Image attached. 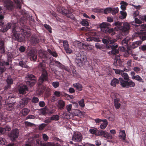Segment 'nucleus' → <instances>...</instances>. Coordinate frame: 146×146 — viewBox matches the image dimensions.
Listing matches in <instances>:
<instances>
[{
	"label": "nucleus",
	"mask_w": 146,
	"mask_h": 146,
	"mask_svg": "<svg viewBox=\"0 0 146 146\" xmlns=\"http://www.w3.org/2000/svg\"><path fill=\"white\" fill-rule=\"evenodd\" d=\"M113 70H115V73L121 74L124 80L122 78H119L121 85L122 87L128 88L129 87H133L135 86V83L129 79L128 75L127 73L123 72L122 70L119 69H113Z\"/></svg>",
	"instance_id": "nucleus-1"
},
{
	"label": "nucleus",
	"mask_w": 146,
	"mask_h": 146,
	"mask_svg": "<svg viewBox=\"0 0 146 146\" xmlns=\"http://www.w3.org/2000/svg\"><path fill=\"white\" fill-rule=\"evenodd\" d=\"M48 73L46 71L42 72L41 74L38 82V88L40 94H42L46 88L44 85H43L44 83L48 81Z\"/></svg>",
	"instance_id": "nucleus-2"
},
{
	"label": "nucleus",
	"mask_w": 146,
	"mask_h": 146,
	"mask_svg": "<svg viewBox=\"0 0 146 146\" xmlns=\"http://www.w3.org/2000/svg\"><path fill=\"white\" fill-rule=\"evenodd\" d=\"M31 35V33L30 31L28 29L27 33L14 34L12 36V38L15 40L21 42L25 40V38H29Z\"/></svg>",
	"instance_id": "nucleus-3"
},
{
	"label": "nucleus",
	"mask_w": 146,
	"mask_h": 146,
	"mask_svg": "<svg viewBox=\"0 0 146 146\" xmlns=\"http://www.w3.org/2000/svg\"><path fill=\"white\" fill-rule=\"evenodd\" d=\"M87 60L86 56L83 54H78L75 59L76 63L79 67L84 66L87 67L88 65V62Z\"/></svg>",
	"instance_id": "nucleus-4"
},
{
	"label": "nucleus",
	"mask_w": 146,
	"mask_h": 146,
	"mask_svg": "<svg viewBox=\"0 0 146 146\" xmlns=\"http://www.w3.org/2000/svg\"><path fill=\"white\" fill-rule=\"evenodd\" d=\"M4 18V16L0 15V31L3 33H5L12 26V23H6L3 20Z\"/></svg>",
	"instance_id": "nucleus-5"
},
{
	"label": "nucleus",
	"mask_w": 146,
	"mask_h": 146,
	"mask_svg": "<svg viewBox=\"0 0 146 146\" xmlns=\"http://www.w3.org/2000/svg\"><path fill=\"white\" fill-rule=\"evenodd\" d=\"M111 26L110 24L105 22L101 23L100 26L101 30L106 33H111V35H113L115 34L114 29H110L109 27Z\"/></svg>",
	"instance_id": "nucleus-6"
},
{
	"label": "nucleus",
	"mask_w": 146,
	"mask_h": 146,
	"mask_svg": "<svg viewBox=\"0 0 146 146\" xmlns=\"http://www.w3.org/2000/svg\"><path fill=\"white\" fill-rule=\"evenodd\" d=\"M123 26L121 25L117 26L115 28V30L116 31L120 30L121 31L122 34L127 35L129 32L130 29V25L129 23L125 22L123 24Z\"/></svg>",
	"instance_id": "nucleus-7"
},
{
	"label": "nucleus",
	"mask_w": 146,
	"mask_h": 146,
	"mask_svg": "<svg viewBox=\"0 0 146 146\" xmlns=\"http://www.w3.org/2000/svg\"><path fill=\"white\" fill-rule=\"evenodd\" d=\"M27 84L31 87L34 86L36 82V78L32 74L27 75L25 78Z\"/></svg>",
	"instance_id": "nucleus-8"
},
{
	"label": "nucleus",
	"mask_w": 146,
	"mask_h": 146,
	"mask_svg": "<svg viewBox=\"0 0 146 146\" xmlns=\"http://www.w3.org/2000/svg\"><path fill=\"white\" fill-rule=\"evenodd\" d=\"M19 130L17 129H13L9 133L8 135L10 139L12 141H14L18 138L19 135Z\"/></svg>",
	"instance_id": "nucleus-9"
},
{
	"label": "nucleus",
	"mask_w": 146,
	"mask_h": 146,
	"mask_svg": "<svg viewBox=\"0 0 146 146\" xmlns=\"http://www.w3.org/2000/svg\"><path fill=\"white\" fill-rule=\"evenodd\" d=\"M12 26L10 28H12V33L13 35L15 34L18 33H17L21 31L22 33H26L27 32L28 30L24 29H21V27L18 26H16L15 23H12ZM27 29H28V28Z\"/></svg>",
	"instance_id": "nucleus-10"
},
{
	"label": "nucleus",
	"mask_w": 146,
	"mask_h": 146,
	"mask_svg": "<svg viewBox=\"0 0 146 146\" xmlns=\"http://www.w3.org/2000/svg\"><path fill=\"white\" fill-rule=\"evenodd\" d=\"M96 136H102L108 139H111L113 138L112 136L110 133L102 130H98L97 134H96Z\"/></svg>",
	"instance_id": "nucleus-11"
},
{
	"label": "nucleus",
	"mask_w": 146,
	"mask_h": 146,
	"mask_svg": "<svg viewBox=\"0 0 146 146\" xmlns=\"http://www.w3.org/2000/svg\"><path fill=\"white\" fill-rule=\"evenodd\" d=\"M118 47L117 45L114 43L113 44H112L107 46V48L111 49V51L109 52V54L113 55H115L119 53V50L116 49Z\"/></svg>",
	"instance_id": "nucleus-12"
},
{
	"label": "nucleus",
	"mask_w": 146,
	"mask_h": 146,
	"mask_svg": "<svg viewBox=\"0 0 146 146\" xmlns=\"http://www.w3.org/2000/svg\"><path fill=\"white\" fill-rule=\"evenodd\" d=\"M31 100L30 98L26 97L23 98L19 102L18 105V107L20 108H22L27 105Z\"/></svg>",
	"instance_id": "nucleus-13"
},
{
	"label": "nucleus",
	"mask_w": 146,
	"mask_h": 146,
	"mask_svg": "<svg viewBox=\"0 0 146 146\" xmlns=\"http://www.w3.org/2000/svg\"><path fill=\"white\" fill-rule=\"evenodd\" d=\"M82 135L79 132L74 133L72 137L73 141L76 142H80L82 139Z\"/></svg>",
	"instance_id": "nucleus-14"
},
{
	"label": "nucleus",
	"mask_w": 146,
	"mask_h": 146,
	"mask_svg": "<svg viewBox=\"0 0 146 146\" xmlns=\"http://www.w3.org/2000/svg\"><path fill=\"white\" fill-rule=\"evenodd\" d=\"M102 41L104 44L106 45V46H107L108 45L114 44L116 41V40L115 39L109 37L108 38V40L103 38L102 39Z\"/></svg>",
	"instance_id": "nucleus-15"
},
{
	"label": "nucleus",
	"mask_w": 146,
	"mask_h": 146,
	"mask_svg": "<svg viewBox=\"0 0 146 146\" xmlns=\"http://www.w3.org/2000/svg\"><path fill=\"white\" fill-rule=\"evenodd\" d=\"M134 36L137 37L138 36L142 42L146 40V32H141L137 33H135L134 34Z\"/></svg>",
	"instance_id": "nucleus-16"
},
{
	"label": "nucleus",
	"mask_w": 146,
	"mask_h": 146,
	"mask_svg": "<svg viewBox=\"0 0 146 146\" xmlns=\"http://www.w3.org/2000/svg\"><path fill=\"white\" fill-rule=\"evenodd\" d=\"M38 55L39 58L42 59L43 62H46L47 60H50V59L48 58L47 55L42 51H39L38 52Z\"/></svg>",
	"instance_id": "nucleus-17"
},
{
	"label": "nucleus",
	"mask_w": 146,
	"mask_h": 146,
	"mask_svg": "<svg viewBox=\"0 0 146 146\" xmlns=\"http://www.w3.org/2000/svg\"><path fill=\"white\" fill-rule=\"evenodd\" d=\"M61 68L62 69H64L66 71L69 72L71 74H73V76H77L76 72L74 68H73L72 70V71L69 69L68 67L65 66H64V67L62 66Z\"/></svg>",
	"instance_id": "nucleus-18"
},
{
	"label": "nucleus",
	"mask_w": 146,
	"mask_h": 146,
	"mask_svg": "<svg viewBox=\"0 0 146 146\" xmlns=\"http://www.w3.org/2000/svg\"><path fill=\"white\" fill-rule=\"evenodd\" d=\"M28 56L31 61H36L37 59L36 53L33 51L30 52L28 54Z\"/></svg>",
	"instance_id": "nucleus-19"
},
{
	"label": "nucleus",
	"mask_w": 146,
	"mask_h": 146,
	"mask_svg": "<svg viewBox=\"0 0 146 146\" xmlns=\"http://www.w3.org/2000/svg\"><path fill=\"white\" fill-rule=\"evenodd\" d=\"M7 84L5 87V90H6L10 89L11 85L13 84V80L11 78H7L6 80Z\"/></svg>",
	"instance_id": "nucleus-20"
},
{
	"label": "nucleus",
	"mask_w": 146,
	"mask_h": 146,
	"mask_svg": "<svg viewBox=\"0 0 146 146\" xmlns=\"http://www.w3.org/2000/svg\"><path fill=\"white\" fill-rule=\"evenodd\" d=\"M28 90V88L26 85L20 86L19 89V92L20 94H25L26 91Z\"/></svg>",
	"instance_id": "nucleus-21"
},
{
	"label": "nucleus",
	"mask_w": 146,
	"mask_h": 146,
	"mask_svg": "<svg viewBox=\"0 0 146 146\" xmlns=\"http://www.w3.org/2000/svg\"><path fill=\"white\" fill-rule=\"evenodd\" d=\"M60 12L62 11L64 13V14L66 15L67 17L71 19H72L74 17V15L70 12L68 10L64 9V10H61L60 11Z\"/></svg>",
	"instance_id": "nucleus-22"
},
{
	"label": "nucleus",
	"mask_w": 146,
	"mask_h": 146,
	"mask_svg": "<svg viewBox=\"0 0 146 146\" xmlns=\"http://www.w3.org/2000/svg\"><path fill=\"white\" fill-rule=\"evenodd\" d=\"M48 62L47 61H46V62L42 61V62L40 63L38 65V68L39 70L42 72L46 71L45 70L46 68V65L45 63H47Z\"/></svg>",
	"instance_id": "nucleus-23"
},
{
	"label": "nucleus",
	"mask_w": 146,
	"mask_h": 146,
	"mask_svg": "<svg viewBox=\"0 0 146 146\" xmlns=\"http://www.w3.org/2000/svg\"><path fill=\"white\" fill-rule=\"evenodd\" d=\"M142 43V41L141 40L137 41L132 42L131 45V48L132 49H135Z\"/></svg>",
	"instance_id": "nucleus-24"
},
{
	"label": "nucleus",
	"mask_w": 146,
	"mask_h": 146,
	"mask_svg": "<svg viewBox=\"0 0 146 146\" xmlns=\"http://www.w3.org/2000/svg\"><path fill=\"white\" fill-rule=\"evenodd\" d=\"M31 41L33 44H36L39 42V39L35 35H32L31 37Z\"/></svg>",
	"instance_id": "nucleus-25"
},
{
	"label": "nucleus",
	"mask_w": 146,
	"mask_h": 146,
	"mask_svg": "<svg viewBox=\"0 0 146 146\" xmlns=\"http://www.w3.org/2000/svg\"><path fill=\"white\" fill-rule=\"evenodd\" d=\"M120 99L119 98H116L114 99V106L117 109H119L121 106V104L119 103Z\"/></svg>",
	"instance_id": "nucleus-26"
},
{
	"label": "nucleus",
	"mask_w": 146,
	"mask_h": 146,
	"mask_svg": "<svg viewBox=\"0 0 146 146\" xmlns=\"http://www.w3.org/2000/svg\"><path fill=\"white\" fill-rule=\"evenodd\" d=\"M120 82L119 80L115 78H113L111 81V85L115 87L117 84H118Z\"/></svg>",
	"instance_id": "nucleus-27"
},
{
	"label": "nucleus",
	"mask_w": 146,
	"mask_h": 146,
	"mask_svg": "<svg viewBox=\"0 0 146 146\" xmlns=\"http://www.w3.org/2000/svg\"><path fill=\"white\" fill-rule=\"evenodd\" d=\"M108 124V122L106 119H105L103 120V123H102L100 126V128L102 129H105L107 127Z\"/></svg>",
	"instance_id": "nucleus-28"
},
{
	"label": "nucleus",
	"mask_w": 146,
	"mask_h": 146,
	"mask_svg": "<svg viewBox=\"0 0 146 146\" xmlns=\"http://www.w3.org/2000/svg\"><path fill=\"white\" fill-rule=\"evenodd\" d=\"M129 41V40L128 38H126L121 41V43L123 48H125V47H126L127 46Z\"/></svg>",
	"instance_id": "nucleus-29"
},
{
	"label": "nucleus",
	"mask_w": 146,
	"mask_h": 146,
	"mask_svg": "<svg viewBox=\"0 0 146 146\" xmlns=\"http://www.w3.org/2000/svg\"><path fill=\"white\" fill-rule=\"evenodd\" d=\"M65 105L64 102L62 100H60L58 102V107L59 109H63Z\"/></svg>",
	"instance_id": "nucleus-30"
},
{
	"label": "nucleus",
	"mask_w": 146,
	"mask_h": 146,
	"mask_svg": "<svg viewBox=\"0 0 146 146\" xmlns=\"http://www.w3.org/2000/svg\"><path fill=\"white\" fill-rule=\"evenodd\" d=\"M120 4L121 9L123 11H125L126 9V6L128 5V3L124 1H122L120 3Z\"/></svg>",
	"instance_id": "nucleus-31"
},
{
	"label": "nucleus",
	"mask_w": 146,
	"mask_h": 146,
	"mask_svg": "<svg viewBox=\"0 0 146 146\" xmlns=\"http://www.w3.org/2000/svg\"><path fill=\"white\" fill-rule=\"evenodd\" d=\"M74 86L78 91H81L82 90V86L79 83H76L73 84Z\"/></svg>",
	"instance_id": "nucleus-32"
},
{
	"label": "nucleus",
	"mask_w": 146,
	"mask_h": 146,
	"mask_svg": "<svg viewBox=\"0 0 146 146\" xmlns=\"http://www.w3.org/2000/svg\"><path fill=\"white\" fill-rule=\"evenodd\" d=\"M63 96V97H64L65 99L68 100H70L73 98V96L68 94L64 92L62 95Z\"/></svg>",
	"instance_id": "nucleus-33"
},
{
	"label": "nucleus",
	"mask_w": 146,
	"mask_h": 146,
	"mask_svg": "<svg viewBox=\"0 0 146 146\" xmlns=\"http://www.w3.org/2000/svg\"><path fill=\"white\" fill-rule=\"evenodd\" d=\"M120 132L122 134L120 135L119 136L120 139L123 141L125 140L126 138L125 131L124 130H120Z\"/></svg>",
	"instance_id": "nucleus-34"
},
{
	"label": "nucleus",
	"mask_w": 146,
	"mask_h": 146,
	"mask_svg": "<svg viewBox=\"0 0 146 146\" xmlns=\"http://www.w3.org/2000/svg\"><path fill=\"white\" fill-rule=\"evenodd\" d=\"M121 15L119 16V19H125L126 17L127 13L125 11H121L120 12Z\"/></svg>",
	"instance_id": "nucleus-35"
},
{
	"label": "nucleus",
	"mask_w": 146,
	"mask_h": 146,
	"mask_svg": "<svg viewBox=\"0 0 146 146\" xmlns=\"http://www.w3.org/2000/svg\"><path fill=\"white\" fill-rule=\"evenodd\" d=\"M133 79H135L139 82L143 83L144 82L142 78L138 75H136V76H134Z\"/></svg>",
	"instance_id": "nucleus-36"
},
{
	"label": "nucleus",
	"mask_w": 146,
	"mask_h": 146,
	"mask_svg": "<svg viewBox=\"0 0 146 146\" xmlns=\"http://www.w3.org/2000/svg\"><path fill=\"white\" fill-rule=\"evenodd\" d=\"M111 13L113 15H116L118 13L119 11V9L117 7L111 8Z\"/></svg>",
	"instance_id": "nucleus-37"
},
{
	"label": "nucleus",
	"mask_w": 146,
	"mask_h": 146,
	"mask_svg": "<svg viewBox=\"0 0 146 146\" xmlns=\"http://www.w3.org/2000/svg\"><path fill=\"white\" fill-rule=\"evenodd\" d=\"M7 60H8V61H9L11 63L12 60L13 59L12 54L11 53L9 52L7 54Z\"/></svg>",
	"instance_id": "nucleus-38"
},
{
	"label": "nucleus",
	"mask_w": 146,
	"mask_h": 146,
	"mask_svg": "<svg viewBox=\"0 0 146 146\" xmlns=\"http://www.w3.org/2000/svg\"><path fill=\"white\" fill-rule=\"evenodd\" d=\"M48 52L50 55L56 58L58 56V54L57 53L54 51H52L50 49H48Z\"/></svg>",
	"instance_id": "nucleus-39"
},
{
	"label": "nucleus",
	"mask_w": 146,
	"mask_h": 146,
	"mask_svg": "<svg viewBox=\"0 0 146 146\" xmlns=\"http://www.w3.org/2000/svg\"><path fill=\"white\" fill-rule=\"evenodd\" d=\"M131 50L129 48H127V50L126 52H125L123 54V56L124 57H127L129 56V54L131 52Z\"/></svg>",
	"instance_id": "nucleus-40"
},
{
	"label": "nucleus",
	"mask_w": 146,
	"mask_h": 146,
	"mask_svg": "<svg viewBox=\"0 0 146 146\" xmlns=\"http://www.w3.org/2000/svg\"><path fill=\"white\" fill-rule=\"evenodd\" d=\"M63 93H64L63 92H60L58 91H55L54 93V95L55 96L57 97H60L61 96L62 97H63V96L62 95Z\"/></svg>",
	"instance_id": "nucleus-41"
},
{
	"label": "nucleus",
	"mask_w": 146,
	"mask_h": 146,
	"mask_svg": "<svg viewBox=\"0 0 146 146\" xmlns=\"http://www.w3.org/2000/svg\"><path fill=\"white\" fill-rule=\"evenodd\" d=\"M14 104V103L8 104H7V105L6 106V108L7 110H11L13 108Z\"/></svg>",
	"instance_id": "nucleus-42"
},
{
	"label": "nucleus",
	"mask_w": 146,
	"mask_h": 146,
	"mask_svg": "<svg viewBox=\"0 0 146 146\" xmlns=\"http://www.w3.org/2000/svg\"><path fill=\"white\" fill-rule=\"evenodd\" d=\"M10 63H11V62L9 61H8L7 60V61H5V60H3L1 63L0 64V65L2 66H8L9 65Z\"/></svg>",
	"instance_id": "nucleus-43"
},
{
	"label": "nucleus",
	"mask_w": 146,
	"mask_h": 146,
	"mask_svg": "<svg viewBox=\"0 0 146 146\" xmlns=\"http://www.w3.org/2000/svg\"><path fill=\"white\" fill-rule=\"evenodd\" d=\"M30 111V110L27 108H24L22 110V113L24 115H26L29 113Z\"/></svg>",
	"instance_id": "nucleus-44"
},
{
	"label": "nucleus",
	"mask_w": 146,
	"mask_h": 146,
	"mask_svg": "<svg viewBox=\"0 0 146 146\" xmlns=\"http://www.w3.org/2000/svg\"><path fill=\"white\" fill-rule=\"evenodd\" d=\"M59 116L57 115H53L50 117L52 121H58L59 119Z\"/></svg>",
	"instance_id": "nucleus-45"
},
{
	"label": "nucleus",
	"mask_w": 146,
	"mask_h": 146,
	"mask_svg": "<svg viewBox=\"0 0 146 146\" xmlns=\"http://www.w3.org/2000/svg\"><path fill=\"white\" fill-rule=\"evenodd\" d=\"M98 130L96 128H95V129H89V131L91 134H94L96 135V134H97Z\"/></svg>",
	"instance_id": "nucleus-46"
},
{
	"label": "nucleus",
	"mask_w": 146,
	"mask_h": 146,
	"mask_svg": "<svg viewBox=\"0 0 146 146\" xmlns=\"http://www.w3.org/2000/svg\"><path fill=\"white\" fill-rule=\"evenodd\" d=\"M19 65L21 66L22 67L27 68L28 66L26 65L25 62L23 61H20L19 62Z\"/></svg>",
	"instance_id": "nucleus-47"
},
{
	"label": "nucleus",
	"mask_w": 146,
	"mask_h": 146,
	"mask_svg": "<svg viewBox=\"0 0 146 146\" xmlns=\"http://www.w3.org/2000/svg\"><path fill=\"white\" fill-rule=\"evenodd\" d=\"M111 7H108L104 9V13L106 14L109 13H111Z\"/></svg>",
	"instance_id": "nucleus-48"
},
{
	"label": "nucleus",
	"mask_w": 146,
	"mask_h": 146,
	"mask_svg": "<svg viewBox=\"0 0 146 146\" xmlns=\"http://www.w3.org/2000/svg\"><path fill=\"white\" fill-rule=\"evenodd\" d=\"M39 99L37 97L34 96L32 98L31 100L32 102L34 104H36L39 102Z\"/></svg>",
	"instance_id": "nucleus-49"
},
{
	"label": "nucleus",
	"mask_w": 146,
	"mask_h": 146,
	"mask_svg": "<svg viewBox=\"0 0 146 146\" xmlns=\"http://www.w3.org/2000/svg\"><path fill=\"white\" fill-rule=\"evenodd\" d=\"M44 27L47 29L50 33H52V29L51 27L49 25L45 24L44 25Z\"/></svg>",
	"instance_id": "nucleus-50"
},
{
	"label": "nucleus",
	"mask_w": 146,
	"mask_h": 146,
	"mask_svg": "<svg viewBox=\"0 0 146 146\" xmlns=\"http://www.w3.org/2000/svg\"><path fill=\"white\" fill-rule=\"evenodd\" d=\"M40 112L43 115H45L47 113V108L46 107L43 108H42L40 109Z\"/></svg>",
	"instance_id": "nucleus-51"
},
{
	"label": "nucleus",
	"mask_w": 146,
	"mask_h": 146,
	"mask_svg": "<svg viewBox=\"0 0 146 146\" xmlns=\"http://www.w3.org/2000/svg\"><path fill=\"white\" fill-rule=\"evenodd\" d=\"M6 142V140L5 139L0 137V144L1 146H3V145L5 144Z\"/></svg>",
	"instance_id": "nucleus-52"
},
{
	"label": "nucleus",
	"mask_w": 146,
	"mask_h": 146,
	"mask_svg": "<svg viewBox=\"0 0 146 146\" xmlns=\"http://www.w3.org/2000/svg\"><path fill=\"white\" fill-rule=\"evenodd\" d=\"M81 24L82 25L85 26H88L89 25L88 23L85 19L82 20L81 22Z\"/></svg>",
	"instance_id": "nucleus-53"
},
{
	"label": "nucleus",
	"mask_w": 146,
	"mask_h": 146,
	"mask_svg": "<svg viewBox=\"0 0 146 146\" xmlns=\"http://www.w3.org/2000/svg\"><path fill=\"white\" fill-rule=\"evenodd\" d=\"M63 46L64 49L67 48V47H69V45L68 43V42L66 40H64L63 41Z\"/></svg>",
	"instance_id": "nucleus-54"
},
{
	"label": "nucleus",
	"mask_w": 146,
	"mask_h": 146,
	"mask_svg": "<svg viewBox=\"0 0 146 146\" xmlns=\"http://www.w3.org/2000/svg\"><path fill=\"white\" fill-rule=\"evenodd\" d=\"M78 104L79 105L82 107H84L85 106L84 104V100L82 99L81 100L79 101Z\"/></svg>",
	"instance_id": "nucleus-55"
},
{
	"label": "nucleus",
	"mask_w": 146,
	"mask_h": 146,
	"mask_svg": "<svg viewBox=\"0 0 146 146\" xmlns=\"http://www.w3.org/2000/svg\"><path fill=\"white\" fill-rule=\"evenodd\" d=\"M52 84L55 88H56L59 86V83L58 82H54L52 83Z\"/></svg>",
	"instance_id": "nucleus-56"
},
{
	"label": "nucleus",
	"mask_w": 146,
	"mask_h": 146,
	"mask_svg": "<svg viewBox=\"0 0 146 146\" xmlns=\"http://www.w3.org/2000/svg\"><path fill=\"white\" fill-rule=\"evenodd\" d=\"M46 125L47 124H46L42 123L39 126V129L40 130H42Z\"/></svg>",
	"instance_id": "nucleus-57"
},
{
	"label": "nucleus",
	"mask_w": 146,
	"mask_h": 146,
	"mask_svg": "<svg viewBox=\"0 0 146 146\" xmlns=\"http://www.w3.org/2000/svg\"><path fill=\"white\" fill-rule=\"evenodd\" d=\"M54 61L55 62V64H56L60 68L62 66L64 67V65L62 64L60 62L58 61H56V60H54Z\"/></svg>",
	"instance_id": "nucleus-58"
},
{
	"label": "nucleus",
	"mask_w": 146,
	"mask_h": 146,
	"mask_svg": "<svg viewBox=\"0 0 146 146\" xmlns=\"http://www.w3.org/2000/svg\"><path fill=\"white\" fill-rule=\"evenodd\" d=\"M42 138L43 140L45 141H47L48 139V137L45 134H43L42 135Z\"/></svg>",
	"instance_id": "nucleus-59"
},
{
	"label": "nucleus",
	"mask_w": 146,
	"mask_h": 146,
	"mask_svg": "<svg viewBox=\"0 0 146 146\" xmlns=\"http://www.w3.org/2000/svg\"><path fill=\"white\" fill-rule=\"evenodd\" d=\"M77 45L78 47L79 48H82V47H84V45L85 44H84L82 43V42L78 41L77 42Z\"/></svg>",
	"instance_id": "nucleus-60"
},
{
	"label": "nucleus",
	"mask_w": 146,
	"mask_h": 146,
	"mask_svg": "<svg viewBox=\"0 0 146 146\" xmlns=\"http://www.w3.org/2000/svg\"><path fill=\"white\" fill-rule=\"evenodd\" d=\"M72 108V105L71 104H69L66 106V110L68 112H70Z\"/></svg>",
	"instance_id": "nucleus-61"
},
{
	"label": "nucleus",
	"mask_w": 146,
	"mask_h": 146,
	"mask_svg": "<svg viewBox=\"0 0 146 146\" xmlns=\"http://www.w3.org/2000/svg\"><path fill=\"white\" fill-rule=\"evenodd\" d=\"M45 105V103L44 101H40L39 103V105L40 107H44Z\"/></svg>",
	"instance_id": "nucleus-62"
},
{
	"label": "nucleus",
	"mask_w": 146,
	"mask_h": 146,
	"mask_svg": "<svg viewBox=\"0 0 146 146\" xmlns=\"http://www.w3.org/2000/svg\"><path fill=\"white\" fill-rule=\"evenodd\" d=\"M67 48H65L64 49L66 52L67 53L70 54L72 52V50L71 49H70L69 47Z\"/></svg>",
	"instance_id": "nucleus-63"
},
{
	"label": "nucleus",
	"mask_w": 146,
	"mask_h": 146,
	"mask_svg": "<svg viewBox=\"0 0 146 146\" xmlns=\"http://www.w3.org/2000/svg\"><path fill=\"white\" fill-rule=\"evenodd\" d=\"M142 51H146V45H142L140 47H139Z\"/></svg>",
	"instance_id": "nucleus-64"
}]
</instances>
